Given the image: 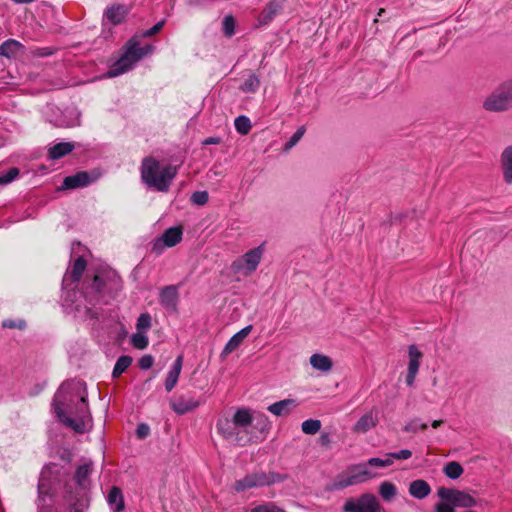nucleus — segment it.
Masks as SVG:
<instances>
[{
    "mask_svg": "<svg viewBox=\"0 0 512 512\" xmlns=\"http://www.w3.org/2000/svg\"><path fill=\"white\" fill-rule=\"evenodd\" d=\"M85 269L86 261L83 257H78L74 261L71 271L63 277V306L70 309L79 318L94 317L96 313L92 307L100 303L106 294L116 290L119 282L115 272L109 271L96 275L85 291L70 288L80 280Z\"/></svg>",
    "mask_w": 512,
    "mask_h": 512,
    "instance_id": "1",
    "label": "nucleus"
},
{
    "mask_svg": "<svg viewBox=\"0 0 512 512\" xmlns=\"http://www.w3.org/2000/svg\"><path fill=\"white\" fill-rule=\"evenodd\" d=\"M53 408L60 421L78 433L85 432L90 422L85 383H63L54 396Z\"/></svg>",
    "mask_w": 512,
    "mask_h": 512,
    "instance_id": "2",
    "label": "nucleus"
},
{
    "mask_svg": "<svg viewBox=\"0 0 512 512\" xmlns=\"http://www.w3.org/2000/svg\"><path fill=\"white\" fill-rule=\"evenodd\" d=\"M232 424L234 426L235 438L233 441L238 445H246L252 441H258L263 438L269 430V419L261 412H252L250 409H238L234 416Z\"/></svg>",
    "mask_w": 512,
    "mask_h": 512,
    "instance_id": "3",
    "label": "nucleus"
},
{
    "mask_svg": "<svg viewBox=\"0 0 512 512\" xmlns=\"http://www.w3.org/2000/svg\"><path fill=\"white\" fill-rule=\"evenodd\" d=\"M176 175V166L162 164L153 157H146L142 161L141 179L147 187L156 191L167 192Z\"/></svg>",
    "mask_w": 512,
    "mask_h": 512,
    "instance_id": "4",
    "label": "nucleus"
},
{
    "mask_svg": "<svg viewBox=\"0 0 512 512\" xmlns=\"http://www.w3.org/2000/svg\"><path fill=\"white\" fill-rule=\"evenodd\" d=\"M151 45L141 47L135 38H131L126 46L123 55L108 71L109 77H115L130 70L132 66L152 51Z\"/></svg>",
    "mask_w": 512,
    "mask_h": 512,
    "instance_id": "5",
    "label": "nucleus"
},
{
    "mask_svg": "<svg viewBox=\"0 0 512 512\" xmlns=\"http://www.w3.org/2000/svg\"><path fill=\"white\" fill-rule=\"evenodd\" d=\"M375 474L369 469L367 463L352 465L347 469L346 473L339 474L333 483L329 486V490H341L346 487L363 483Z\"/></svg>",
    "mask_w": 512,
    "mask_h": 512,
    "instance_id": "6",
    "label": "nucleus"
},
{
    "mask_svg": "<svg viewBox=\"0 0 512 512\" xmlns=\"http://www.w3.org/2000/svg\"><path fill=\"white\" fill-rule=\"evenodd\" d=\"M483 108L490 112H501L512 108V80L503 82L486 97Z\"/></svg>",
    "mask_w": 512,
    "mask_h": 512,
    "instance_id": "7",
    "label": "nucleus"
},
{
    "mask_svg": "<svg viewBox=\"0 0 512 512\" xmlns=\"http://www.w3.org/2000/svg\"><path fill=\"white\" fill-rule=\"evenodd\" d=\"M263 253V244L246 252L242 257L233 261L231 265L232 271L244 277L252 275L258 267L262 259Z\"/></svg>",
    "mask_w": 512,
    "mask_h": 512,
    "instance_id": "8",
    "label": "nucleus"
},
{
    "mask_svg": "<svg viewBox=\"0 0 512 512\" xmlns=\"http://www.w3.org/2000/svg\"><path fill=\"white\" fill-rule=\"evenodd\" d=\"M283 478L277 473L257 472L246 475L243 479L237 480L234 489L241 492L255 487H263L281 481Z\"/></svg>",
    "mask_w": 512,
    "mask_h": 512,
    "instance_id": "9",
    "label": "nucleus"
},
{
    "mask_svg": "<svg viewBox=\"0 0 512 512\" xmlns=\"http://www.w3.org/2000/svg\"><path fill=\"white\" fill-rule=\"evenodd\" d=\"M380 504L373 494H363L357 500L349 499L345 502V512H379Z\"/></svg>",
    "mask_w": 512,
    "mask_h": 512,
    "instance_id": "10",
    "label": "nucleus"
},
{
    "mask_svg": "<svg viewBox=\"0 0 512 512\" xmlns=\"http://www.w3.org/2000/svg\"><path fill=\"white\" fill-rule=\"evenodd\" d=\"M437 494L442 500L449 501L454 506L468 508L476 505V500L470 494L459 490L440 487Z\"/></svg>",
    "mask_w": 512,
    "mask_h": 512,
    "instance_id": "11",
    "label": "nucleus"
},
{
    "mask_svg": "<svg viewBox=\"0 0 512 512\" xmlns=\"http://www.w3.org/2000/svg\"><path fill=\"white\" fill-rule=\"evenodd\" d=\"M408 355H409V363H408V371H407V376H406V383L408 386H413L416 375L419 371L422 353L417 348L416 345H410L409 349H408Z\"/></svg>",
    "mask_w": 512,
    "mask_h": 512,
    "instance_id": "12",
    "label": "nucleus"
},
{
    "mask_svg": "<svg viewBox=\"0 0 512 512\" xmlns=\"http://www.w3.org/2000/svg\"><path fill=\"white\" fill-rule=\"evenodd\" d=\"M130 12V7L124 4L108 6L104 12V18L113 25L123 23Z\"/></svg>",
    "mask_w": 512,
    "mask_h": 512,
    "instance_id": "13",
    "label": "nucleus"
},
{
    "mask_svg": "<svg viewBox=\"0 0 512 512\" xmlns=\"http://www.w3.org/2000/svg\"><path fill=\"white\" fill-rule=\"evenodd\" d=\"M179 294L174 285L164 287L159 295L160 304L168 311L175 312L177 309Z\"/></svg>",
    "mask_w": 512,
    "mask_h": 512,
    "instance_id": "14",
    "label": "nucleus"
},
{
    "mask_svg": "<svg viewBox=\"0 0 512 512\" xmlns=\"http://www.w3.org/2000/svg\"><path fill=\"white\" fill-rule=\"evenodd\" d=\"M379 411L373 408L365 413L354 425L353 431L356 433H366L374 428L379 422Z\"/></svg>",
    "mask_w": 512,
    "mask_h": 512,
    "instance_id": "15",
    "label": "nucleus"
},
{
    "mask_svg": "<svg viewBox=\"0 0 512 512\" xmlns=\"http://www.w3.org/2000/svg\"><path fill=\"white\" fill-rule=\"evenodd\" d=\"M182 239V230L179 227H171L167 229L153 246V250L159 247H173Z\"/></svg>",
    "mask_w": 512,
    "mask_h": 512,
    "instance_id": "16",
    "label": "nucleus"
},
{
    "mask_svg": "<svg viewBox=\"0 0 512 512\" xmlns=\"http://www.w3.org/2000/svg\"><path fill=\"white\" fill-rule=\"evenodd\" d=\"M200 405L198 400L192 397L179 396L170 401L171 409L178 415H183L195 410Z\"/></svg>",
    "mask_w": 512,
    "mask_h": 512,
    "instance_id": "17",
    "label": "nucleus"
},
{
    "mask_svg": "<svg viewBox=\"0 0 512 512\" xmlns=\"http://www.w3.org/2000/svg\"><path fill=\"white\" fill-rule=\"evenodd\" d=\"M297 406L298 402L295 399L289 398L269 405L267 410L273 415L281 417L289 415Z\"/></svg>",
    "mask_w": 512,
    "mask_h": 512,
    "instance_id": "18",
    "label": "nucleus"
},
{
    "mask_svg": "<svg viewBox=\"0 0 512 512\" xmlns=\"http://www.w3.org/2000/svg\"><path fill=\"white\" fill-rule=\"evenodd\" d=\"M93 179L88 172L82 171L64 178L62 187L64 189H75L89 185Z\"/></svg>",
    "mask_w": 512,
    "mask_h": 512,
    "instance_id": "19",
    "label": "nucleus"
},
{
    "mask_svg": "<svg viewBox=\"0 0 512 512\" xmlns=\"http://www.w3.org/2000/svg\"><path fill=\"white\" fill-rule=\"evenodd\" d=\"M182 366L183 356L179 355L172 364L165 379V389L167 392H171L175 388L182 370Z\"/></svg>",
    "mask_w": 512,
    "mask_h": 512,
    "instance_id": "20",
    "label": "nucleus"
},
{
    "mask_svg": "<svg viewBox=\"0 0 512 512\" xmlns=\"http://www.w3.org/2000/svg\"><path fill=\"white\" fill-rule=\"evenodd\" d=\"M252 325H248L241 329L239 332L234 334L230 340L225 345L222 355L226 356L236 350L245 340V338L249 335L252 330Z\"/></svg>",
    "mask_w": 512,
    "mask_h": 512,
    "instance_id": "21",
    "label": "nucleus"
},
{
    "mask_svg": "<svg viewBox=\"0 0 512 512\" xmlns=\"http://www.w3.org/2000/svg\"><path fill=\"white\" fill-rule=\"evenodd\" d=\"M503 179L507 184H512V146L506 147L500 156Z\"/></svg>",
    "mask_w": 512,
    "mask_h": 512,
    "instance_id": "22",
    "label": "nucleus"
},
{
    "mask_svg": "<svg viewBox=\"0 0 512 512\" xmlns=\"http://www.w3.org/2000/svg\"><path fill=\"white\" fill-rule=\"evenodd\" d=\"M282 10V3L278 0H271L259 15L260 25L270 23L274 17Z\"/></svg>",
    "mask_w": 512,
    "mask_h": 512,
    "instance_id": "23",
    "label": "nucleus"
},
{
    "mask_svg": "<svg viewBox=\"0 0 512 512\" xmlns=\"http://www.w3.org/2000/svg\"><path fill=\"white\" fill-rule=\"evenodd\" d=\"M24 45L15 39H8L0 45V56L7 58L16 57L24 53Z\"/></svg>",
    "mask_w": 512,
    "mask_h": 512,
    "instance_id": "24",
    "label": "nucleus"
},
{
    "mask_svg": "<svg viewBox=\"0 0 512 512\" xmlns=\"http://www.w3.org/2000/svg\"><path fill=\"white\" fill-rule=\"evenodd\" d=\"M409 493L416 499H424L431 493V487L425 480H414L409 485Z\"/></svg>",
    "mask_w": 512,
    "mask_h": 512,
    "instance_id": "25",
    "label": "nucleus"
},
{
    "mask_svg": "<svg viewBox=\"0 0 512 512\" xmlns=\"http://www.w3.org/2000/svg\"><path fill=\"white\" fill-rule=\"evenodd\" d=\"M108 504L114 512L124 509V500L120 488L113 486L107 496Z\"/></svg>",
    "mask_w": 512,
    "mask_h": 512,
    "instance_id": "26",
    "label": "nucleus"
},
{
    "mask_svg": "<svg viewBox=\"0 0 512 512\" xmlns=\"http://www.w3.org/2000/svg\"><path fill=\"white\" fill-rule=\"evenodd\" d=\"M311 366L321 372H328L332 368L331 359L323 354L315 353L310 357Z\"/></svg>",
    "mask_w": 512,
    "mask_h": 512,
    "instance_id": "27",
    "label": "nucleus"
},
{
    "mask_svg": "<svg viewBox=\"0 0 512 512\" xmlns=\"http://www.w3.org/2000/svg\"><path fill=\"white\" fill-rule=\"evenodd\" d=\"M74 149V145L70 142H61L49 148V157L51 159H59L69 154Z\"/></svg>",
    "mask_w": 512,
    "mask_h": 512,
    "instance_id": "28",
    "label": "nucleus"
},
{
    "mask_svg": "<svg viewBox=\"0 0 512 512\" xmlns=\"http://www.w3.org/2000/svg\"><path fill=\"white\" fill-rule=\"evenodd\" d=\"M92 471V463H85L79 466L75 472V481L80 487H86L88 477Z\"/></svg>",
    "mask_w": 512,
    "mask_h": 512,
    "instance_id": "29",
    "label": "nucleus"
},
{
    "mask_svg": "<svg viewBox=\"0 0 512 512\" xmlns=\"http://www.w3.org/2000/svg\"><path fill=\"white\" fill-rule=\"evenodd\" d=\"M379 494L384 501L389 502L397 495V488L393 483L384 481L379 485Z\"/></svg>",
    "mask_w": 512,
    "mask_h": 512,
    "instance_id": "30",
    "label": "nucleus"
},
{
    "mask_svg": "<svg viewBox=\"0 0 512 512\" xmlns=\"http://www.w3.org/2000/svg\"><path fill=\"white\" fill-rule=\"evenodd\" d=\"M217 431L222 434L226 439H232L235 437L234 426L228 419L219 420L217 422Z\"/></svg>",
    "mask_w": 512,
    "mask_h": 512,
    "instance_id": "31",
    "label": "nucleus"
},
{
    "mask_svg": "<svg viewBox=\"0 0 512 512\" xmlns=\"http://www.w3.org/2000/svg\"><path fill=\"white\" fill-rule=\"evenodd\" d=\"M132 363V358L127 355H123L118 358L114 366L112 376L113 378L119 377Z\"/></svg>",
    "mask_w": 512,
    "mask_h": 512,
    "instance_id": "32",
    "label": "nucleus"
},
{
    "mask_svg": "<svg viewBox=\"0 0 512 512\" xmlns=\"http://www.w3.org/2000/svg\"><path fill=\"white\" fill-rule=\"evenodd\" d=\"M444 473L450 479H457L463 474V468L458 462L452 461L446 464Z\"/></svg>",
    "mask_w": 512,
    "mask_h": 512,
    "instance_id": "33",
    "label": "nucleus"
},
{
    "mask_svg": "<svg viewBox=\"0 0 512 512\" xmlns=\"http://www.w3.org/2000/svg\"><path fill=\"white\" fill-rule=\"evenodd\" d=\"M259 86H260L259 79L254 74H251L240 85V89L246 93H253L259 88Z\"/></svg>",
    "mask_w": 512,
    "mask_h": 512,
    "instance_id": "34",
    "label": "nucleus"
},
{
    "mask_svg": "<svg viewBox=\"0 0 512 512\" xmlns=\"http://www.w3.org/2000/svg\"><path fill=\"white\" fill-rule=\"evenodd\" d=\"M301 428L305 434L314 435L321 429V422L316 419H308L302 423Z\"/></svg>",
    "mask_w": 512,
    "mask_h": 512,
    "instance_id": "35",
    "label": "nucleus"
},
{
    "mask_svg": "<svg viewBox=\"0 0 512 512\" xmlns=\"http://www.w3.org/2000/svg\"><path fill=\"white\" fill-rule=\"evenodd\" d=\"M131 343L136 349L143 350L148 346V337L146 333L137 331V333L132 335Z\"/></svg>",
    "mask_w": 512,
    "mask_h": 512,
    "instance_id": "36",
    "label": "nucleus"
},
{
    "mask_svg": "<svg viewBox=\"0 0 512 512\" xmlns=\"http://www.w3.org/2000/svg\"><path fill=\"white\" fill-rule=\"evenodd\" d=\"M151 316L148 313H142L137 319L136 328L138 332L146 333L151 328Z\"/></svg>",
    "mask_w": 512,
    "mask_h": 512,
    "instance_id": "37",
    "label": "nucleus"
},
{
    "mask_svg": "<svg viewBox=\"0 0 512 512\" xmlns=\"http://www.w3.org/2000/svg\"><path fill=\"white\" fill-rule=\"evenodd\" d=\"M250 512H285L273 502H265L252 508Z\"/></svg>",
    "mask_w": 512,
    "mask_h": 512,
    "instance_id": "38",
    "label": "nucleus"
},
{
    "mask_svg": "<svg viewBox=\"0 0 512 512\" xmlns=\"http://www.w3.org/2000/svg\"><path fill=\"white\" fill-rule=\"evenodd\" d=\"M222 24L224 34L228 37H231L235 33V19L233 16H225Z\"/></svg>",
    "mask_w": 512,
    "mask_h": 512,
    "instance_id": "39",
    "label": "nucleus"
},
{
    "mask_svg": "<svg viewBox=\"0 0 512 512\" xmlns=\"http://www.w3.org/2000/svg\"><path fill=\"white\" fill-rule=\"evenodd\" d=\"M427 428L426 423H422L420 419H413L407 423L404 427L405 432H417L418 430H425Z\"/></svg>",
    "mask_w": 512,
    "mask_h": 512,
    "instance_id": "40",
    "label": "nucleus"
},
{
    "mask_svg": "<svg viewBox=\"0 0 512 512\" xmlns=\"http://www.w3.org/2000/svg\"><path fill=\"white\" fill-rule=\"evenodd\" d=\"M19 170L15 167L10 168L7 172L0 174V184H8L17 178Z\"/></svg>",
    "mask_w": 512,
    "mask_h": 512,
    "instance_id": "41",
    "label": "nucleus"
},
{
    "mask_svg": "<svg viewBox=\"0 0 512 512\" xmlns=\"http://www.w3.org/2000/svg\"><path fill=\"white\" fill-rule=\"evenodd\" d=\"M305 130H297L291 138L285 143L283 150L288 152L292 147H294L300 139L303 137Z\"/></svg>",
    "mask_w": 512,
    "mask_h": 512,
    "instance_id": "42",
    "label": "nucleus"
},
{
    "mask_svg": "<svg viewBox=\"0 0 512 512\" xmlns=\"http://www.w3.org/2000/svg\"><path fill=\"white\" fill-rule=\"evenodd\" d=\"M368 466L387 467L393 464V460L387 455L386 458H370L367 461Z\"/></svg>",
    "mask_w": 512,
    "mask_h": 512,
    "instance_id": "43",
    "label": "nucleus"
},
{
    "mask_svg": "<svg viewBox=\"0 0 512 512\" xmlns=\"http://www.w3.org/2000/svg\"><path fill=\"white\" fill-rule=\"evenodd\" d=\"M209 196L206 191H197L192 194L191 200L197 205H204L208 202Z\"/></svg>",
    "mask_w": 512,
    "mask_h": 512,
    "instance_id": "44",
    "label": "nucleus"
},
{
    "mask_svg": "<svg viewBox=\"0 0 512 512\" xmlns=\"http://www.w3.org/2000/svg\"><path fill=\"white\" fill-rule=\"evenodd\" d=\"M389 458L397 459V460H407L412 456V452L408 449H402L398 452H393L388 454Z\"/></svg>",
    "mask_w": 512,
    "mask_h": 512,
    "instance_id": "45",
    "label": "nucleus"
},
{
    "mask_svg": "<svg viewBox=\"0 0 512 512\" xmlns=\"http://www.w3.org/2000/svg\"><path fill=\"white\" fill-rule=\"evenodd\" d=\"M164 24H165V20H161V21H159L158 23H156V24H155L153 27H151L150 29H148V30L144 31V32L142 33V36H143V37H151V36H153V35H155V34L159 33V32L162 30V28H163Z\"/></svg>",
    "mask_w": 512,
    "mask_h": 512,
    "instance_id": "46",
    "label": "nucleus"
},
{
    "mask_svg": "<svg viewBox=\"0 0 512 512\" xmlns=\"http://www.w3.org/2000/svg\"><path fill=\"white\" fill-rule=\"evenodd\" d=\"M235 128H251V121L247 116L241 115L234 120Z\"/></svg>",
    "mask_w": 512,
    "mask_h": 512,
    "instance_id": "47",
    "label": "nucleus"
},
{
    "mask_svg": "<svg viewBox=\"0 0 512 512\" xmlns=\"http://www.w3.org/2000/svg\"><path fill=\"white\" fill-rule=\"evenodd\" d=\"M454 505L449 501H443L435 506V512H454Z\"/></svg>",
    "mask_w": 512,
    "mask_h": 512,
    "instance_id": "48",
    "label": "nucleus"
},
{
    "mask_svg": "<svg viewBox=\"0 0 512 512\" xmlns=\"http://www.w3.org/2000/svg\"><path fill=\"white\" fill-rule=\"evenodd\" d=\"M154 359L151 355H144L139 360V367L143 370H147L152 367Z\"/></svg>",
    "mask_w": 512,
    "mask_h": 512,
    "instance_id": "49",
    "label": "nucleus"
},
{
    "mask_svg": "<svg viewBox=\"0 0 512 512\" xmlns=\"http://www.w3.org/2000/svg\"><path fill=\"white\" fill-rule=\"evenodd\" d=\"M150 428L147 424L141 423L137 426L136 435L139 439H144L149 435Z\"/></svg>",
    "mask_w": 512,
    "mask_h": 512,
    "instance_id": "50",
    "label": "nucleus"
},
{
    "mask_svg": "<svg viewBox=\"0 0 512 512\" xmlns=\"http://www.w3.org/2000/svg\"><path fill=\"white\" fill-rule=\"evenodd\" d=\"M5 328H19L22 329L25 326V322L23 320H19L18 322L14 320H5L2 323Z\"/></svg>",
    "mask_w": 512,
    "mask_h": 512,
    "instance_id": "51",
    "label": "nucleus"
},
{
    "mask_svg": "<svg viewBox=\"0 0 512 512\" xmlns=\"http://www.w3.org/2000/svg\"><path fill=\"white\" fill-rule=\"evenodd\" d=\"M51 54H52V51L50 50V48H39L34 52V55L38 56V57H46Z\"/></svg>",
    "mask_w": 512,
    "mask_h": 512,
    "instance_id": "52",
    "label": "nucleus"
},
{
    "mask_svg": "<svg viewBox=\"0 0 512 512\" xmlns=\"http://www.w3.org/2000/svg\"><path fill=\"white\" fill-rule=\"evenodd\" d=\"M221 143L220 137H208L202 141L203 145H217Z\"/></svg>",
    "mask_w": 512,
    "mask_h": 512,
    "instance_id": "53",
    "label": "nucleus"
},
{
    "mask_svg": "<svg viewBox=\"0 0 512 512\" xmlns=\"http://www.w3.org/2000/svg\"><path fill=\"white\" fill-rule=\"evenodd\" d=\"M38 491H39L40 495H43V494H45L47 492L46 491L45 478H44V474L43 473L41 474V477H40V480H39Z\"/></svg>",
    "mask_w": 512,
    "mask_h": 512,
    "instance_id": "54",
    "label": "nucleus"
},
{
    "mask_svg": "<svg viewBox=\"0 0 512 512\" xmlns=\"http://www.w3.org/2000/svg\"><path fill=\"white\" fill-rule=\"evenodd\" d=\"M441 424L442 420H434L431 425L433 428H438Z\"/></svg>",
    "mask_w": 512,
    "mask_h": 512,
    "instance_id": "55",
    "label": "nucleus"
},
{
    "mask_svg": "<svg viewBox=\"0 0 512 512\" xmlns=\"http://www.w3.org/2000/svg\"><path fill=\"white\" fill-rule=\"evenodd\" d=\"M242 135H246L249 130H238Z\"/></svg>",
    "mask_w": 512,
    "mask_h": 512,
    "instance_id": "56",
    "label": "nucleus"
},
{
    "mask_svg": "<svg viewBox=\"0 0 512 512\" xmlns=\"http://www.w3.org/2000/svg\"><path fill=\"white\" fill-rule=\"evenodd\" d=\"M384 12H385V10L381 8V9L379 10V12H378V16H382Z\"/></svg>",
    "mask_w": 512,
    "mask_h": 512,
    "instance_id": "57",
    "label": "nucleus"
}]
</instances>
